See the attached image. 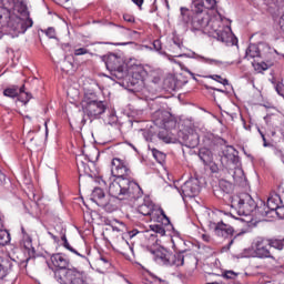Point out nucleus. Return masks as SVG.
I'll list each match as a JSON object with an SVG mask.
<instances>
[{"label": "nucleus", "mask_w": 284, "mask_h": 284, "mask_svg": "<svg viewBox=\"0 0 284 284\" xmlns=\"http://www.w3.org/2000/svg\"><path fill=\"white\" fill-rule=\"evenodd\" d=\"M111 174L112 178L108 180L103 178L98 180L99 185L104 187L109 185V196L120 201H136L143 196V189L132 180V171L123 160L114 158L111 161Z\"/></svg>", "instance_id": "nucleus-1"}, {"label": "nucleus", "mask_w": 284, "mask_h": 284, "mask_svg": "<svg viewBox=\"0 0 284 284\" xmlns=\"http://www.w3.org/2000/svg\"><path fill=\"white\" fill-rule=\"evenodd\" d=\"M21 17H30L28 4L22 0H0V28H7L11 37L26 34L29 28L34 26L32 18L22 19Z\"/></svg>", "instance_id": "nucleus-2"}, {"label": "nucleus", "mask_w": 284, "mask_h": 284, "mask_svg": "<svg viewBox=\"0 0 284 284\" xmlns=\"http://www.w3.org/2000/svg\"><path fill=\"white\" fill-rule=\"evenodd\" d=\"M180 10L182 22H184L185 26H189L192 32H203L204 34H207L216 21L210 20L207 11L201 9L194 11V6L192 4L191 10L185 7H181Z\"/></svg>", "instance_id": "nucleus-3"}, {"label": "nucleus", "mask_w": 284, "mask_h": 284, "mask_svg": "<svg viewBox=\"0 0 284 284\" xmlns=\"http://www.w3.org/2000/svg\"><path fill=\"white\" fill-rule=\"evenodd\" d=\"M81 108L84 116H88L90 121L101 119V114H105L108 104L104 101L99 100V97L94 92H85L81 102Z\"/></svg>", "instance_id": "nucleus-4"}, {"label": "nucleus", "mask_w": 284, "mask_h": 284, "mask_svg": "<svg viewBox=\"0 0 284 284\" xmlns=\"http://www.w3.org/2000/svg\"><path fill=\"white\" fill-rule=\"evenodd\" d=\"M230 200L232 210L239 216H252L253 212L258 209V204L250 193H239L231 196Z\"/></svg>", "instance_id": "nucleus-5"}, {"label": "nucleus", "mask_w": 284, "mask_h": 284, "mask_svg": "<svg viewBox=\"0 0 284 284\" xmlns=\"http://www.w3.org/2000/svg\"><path fill=\"white\" fill-rule=\"evenodd\" d=\"M246 59H264L265 61H281L284 60V53L270 47L267 43L250 44L246 49Z\"/></svg>", "instance_id": "nucleus-6"}, {"label": "nucleus", "mask_w": 284, "mask_h": 284, "mask_svg": "<svg viewBox=\"0 0 284 284\" xmlns=\"http://www.w3.org/2000/svg\"><path fill=\"white\" fill-rule=\"evenodd\" d=\"M217 14L220 20H215V22L211 24V29H209L207 34L213 37V39L221 41V43H224L225 45H239V39L234 37L232 28L227 26L221 27V22L225 19V17H223L221 13Z\"/></svg>", "instance_id": "nucleus-7"}, {"label": "nucleus", "mask_w": 284, "mask_h": 284, "mask_svg": "<svg viewBox=\"0 0 284 284\" xmlns=\"http://www.w3.org/2000/svg\"><path fill=\"white\" fill-rule=\"evenodd\" d=\"M223 156L233 165V170L230 171V174H232L234 183L242 186L246 185L247 178H245V172H243V169L239 168V163L241 162L239 151H236L234 146H227L226 150L223 151Z\"/></svg>", "instance_id": "nucleus-8"}, {"label": "nucleus", "mask_w": 284, "mask_h": 284, "mask_svg": "<svg viewBox=\"0 0 284 284\" xmlns=\"http://www.w3.org/2000/svg\"><path fill=\"white\" fill-rule=\"evenodd\" d=\"M183 254H185L184 251L174 254L165 248H158L153 251V258L160 265L182 267V265H185V255Z\"/></svg>", "instance_id": "nucleus-9"}, {"label": "nucleus", "mask_w": 284, "mask_h": 284, "mask_svg": "<svg viewBox=\"0 0 284 284\" xmlns=\"http://www.w3.org/2000/svg\"><path fill=\"white\" fill-rule=\"evenodd\" d=\"M54 278L60 284H87L85 272L77 267L55 270Z\"/></svg>", "instance_id": "nucleus-10"}, {"label": "nucleus", "mask_w": 284, "mask_h": 284, "mask_svg": "<svg viewBox=\"0 0 284 284\" xmlns=\"http://www.w3.org/2000/svg\"><path fill=\"white\" fill-rule=\"evenodd\" d=\"M106 70H110L112 77L115 79H124L128 74L123 59L115 53H110L103 57Z\"/></svg>", "instance_id": "nucleus-11"}, {"label": "nucleus", "mask_w": 284, "mask_h": 284, "mask_svg": "<svg viewBox=\"0 0 284 284\" xmlns=\"http://www.w3.org/2000/svg\"><path fill=\"white\" fill-rule=\"evenodd\" d=\"M138 212L142 214V216H151V221H156V217L161 216L164 219L165 225L170 223V217L165 215V211L154 205V202L150 200V197H145L144 202L138 206Z\"/></svg>", "instance_id": "nucleus-12"}, {"label": "nucleus", "mask_w": 284, "mask_h": 284, "mask_svg": "<svg viewBox=\"0 0 284 284\" xmlns=\"http://www.w3.org/2000/svg\"><path fill=\"white\" fill-rule=\"evenodd\" d=\"M178 192L181 194L182 199H194V196H199L201 192L199 178H190L186 180L181 189H178Z\"/></svg>", "instance_id": "nucleus-13"}, {"label": "nucleus", "mask_w": 284, "mask_h": 284, "mask_svg": "<svg viewBox=\"0 0 284 284\" xmlns=\"http://www.w3.org/2000/svg\"><path fill=\"white\" fill-rule=\"evenodd\" d=\"M284 203V192L282 193H271L266 201V206L264 204V211H260L262 216H267L270 212H276L281 204Z\"/></svg>", "instance_id": "nucleus-14"}, {"label": "nucleus", "mask_w": 284, "mask_h": 284, "mask_svg": "<svg viewBox=\"0 0 284 284\" xmlns=\"http://www.w3.org/2000/svg\"><path fill=\"white\" fill-rule=\"evenodd\" d=\"M184 57H189V59H197V61H201L202 63H207V65H216V68H230V65H240L241 63V60L223 62L221 60L199 55L196 54V52H192L191 54H184Z\"/></svg>", "instance_id": "nucleus-15"}, {"label": "nucleus", "mask_w": 284, "mask_h": 284, "mask_svg": "<svg viewBox=\"0 0 284 284\" xmlns=\"http://www.w3.org/2000/svg\"><path fill=\"white\" fill-rule=\"evenodd\" d=\"M75 163L78 166V172L81 174H87V176H97V172L92 170L91 165L94 168V161L90 159V156L81 154L75 158Z\"/></svg>", "instance_id": "nucleus-16"}, {"label": "nucleus", "mask_w": 284, "mask_h": 284, "mask_svg": "<svg viewBox=\"0 0 284 284\" xmlns=\"http://www.w3.org/2000/svg\"><path fill=\"white\" fill-rule=\"evenodd\" d=\"M145 77H148V71H145V69H138L132 73L129 83L135 92L141 91L145 85Z\"/></svg>", "instance_id": "nucleus-17"}, {"label": "nucleus", "mask_w": 284, "mask_h": 284, "mask_svg": "<svg viewBox=\"0 0 284 284\" xmlns=\"http://www.w3.org/2000/svg\"><path fill=\"white\" fill-rule=\"evenodd\" d=\"M267 245H270L268 242H265V240L261 237L254 242L255 258H272L273 261L276 260L270 252V248H267Z\"/></svg>", "instance_id": "nucleus-18"}, {"label": "nucleus", "mask_w": 284, "mask_h": 284, "mask_svg": "<svg viewBox=\"0 0 284 284\" xmlns=\"http://www.w3.org/2000/svg\"><path fill=\"white\" fill-rule=\"evenodd\" d=\"M211 227L214 229L215 236H220L221 239H230V236H234V227L230 226V224L217 222L212 223Z\"/></svg>", "instance_id": "nucleus-19"}, {"label": "nucleus", "mask_w": 284, "mask_h": 284, "mask_svg": "<svg viewBox=\"0 0 284 284\" xmlns=\"http://www.w3.org/2000/svg\"><path fill=\"white\" fill-rule=\"evenodd\" d=\"M119 199L113 197L112 195H106L103 201H99L98 207L104 210L108 214H112V212H116L119 210Z\"/></svg>", "instance_id": "nucleus-20"}, {"label": "nucleus", "mask_w": 284, "mask_h": 284, "mask_svg": "<svg viewBox=\"0 0 284 284\" xmlns=\"http://www.w3.org/2000/svg\"><path fill=\"white\" fill-rule=\"evenodd\" d=\"M16 261L10 257L0 255V281H3L10 272H12V267H14Z\"/></svg>", "instance_id": "nucleus-21"}, {"label": "nucleus", "mask_w": 284, "mask_h": 284, "mask_svg": "<svg viewBox=\"0 0 284 284\" xmlns=\"http://www.w3.org/2000/svg\"><path fill=\"white\" fill-rule=\"evenodd\" d=\"M191 6L194 7V12L199 10L207 12V10H216V0H194Z\"/></svg>", "instance_id": "nucleus-22"}, {"label": "nucleus", "mask_w": 284, "mask_h": 284, "mask_svg": "<svg viewBox=\"0 0 284 284\" xmlns=\"http://www.w3.org/2000/svg\"><path fill=\"white\" fill-rule=\"evenodd\" d=\"M153 221H158V223H161L150 225L152 232H154V234H160V236H165V227L168 230H170V227H173L172 224L170 223V220L169 223L165 224V219H163L161 215H158V217Z\"/></svg>", "instance_id": "nucleus-23"}, {"label": "nucleus", "mask_w": 284, "mask_h": 284, "mask_svg": "<svg viewBox=\"0 0 284 284\" xmlns=\"http://www.w3.org/2000/svg\"><path fill=\"white\" fill-rule=\"evenodd\" d=\"M21 232H22V242H21L22 247H24L29 256H34L37 251L32 245V236H30V234L26 232V227L23 226H21Z\"/></svg>", "instance_id": "nucleus-24"}, {"label": "nucleus", "mask_w": 284, "mask_h": 284, "mask_svg": "<svg viewBox=\"0 0 284 284\" xmlns=\"http://www.w3.org/2000/svg\"><path fill=\"white\" fill-rule=\"evenodd\" d=\"M51 263L57 267L55 270H67L68 265H70V261L61 253L53 254L51 256Z\"/></svg>", "instance_id": "nucleus-25"}, {"label": "nucleus", "mask_w": 284, "mask_h": 284, "mask_svg": "<svg viewBox=\"0 0 284 284\" xmlns=\"http://www.w3.org/2000/svg\"><path fill=\"white\" fill-rule=\"evenodd\" d=\"M182 135L183 145L185 148L194 149L199 145V133L192 132L189 134L180 133V136Z\"/></svg>", "instance_id": "nucleus-26"}, {"label": "nucleus", "mask_w": 284, "mask_h": 284, "mask_svg": "<svg viewBox=\"0 0 284 284\" xmlns=\"http://www.w3.org/2000/svg\"><path fill=\"white\" fill-rule=\"evenodd\" d=\"M219 190L214 191V195L217 196V199H225L230 192H232V183L227 181H220Z\"/></svg>", "instance_id": "nucleus-27"}, {"label": "nucleus", "mask_w": 284, "mask_h": 284, "mask_svg": "<svg viewBox=\"0 0 284 284\" xmlns=\"http://www.w3.org/2000/svg\"><path fill=\"white\" fill-rule=\"evenodd\" d=\"M106 197L108 195H105V192H103V189L94 187L91 193L90 201H92V203H95V205H99V201H103Z\"/></svg>", "instance_id": "nucleus-28"}, {"label": "nucleus", "mask_w": 284, "mask_h": 284, "mask_svg": "<svg viewBox=\"0 0 284 284\" xmlns=\"http://www.w3.org/2000/svg\"><path fill=\"white\" fill-rule=\"evenodd\" d=\"M30 99H32V94L26 92V85L23 84L18 91V101H21L26 105L30 102Z\"/></svg>", "instance_id": "nucleus-29"}, {"label": "nucleus", "mask_w": 284, "mask_h": 284, "mask_svg": "<svg viewBox=\"0 0 284 284\" xmlns=\"http://www.w3.org/2000/svg\"><path fill=\"white\" fill-rule=\"evenodd\" d=\"M199 158L204 165H209L212 163V153H210V150L207 149L200 150Z\"/></svg>", "instance_id": "nucleus-30"}, {"label": "nucleus", "mask_w": 284, "mask_h": 284, "mask_svg": "<svg viewBox=\"0 0 284 284\" xmlns=\"http://www.w3.org/2000/svg\"><path fill=\"white\" fill-rule=\"evenodd\" d=\"M256 258V251L253 244V247L244 248L242 253L239 254V258Z\"/></svg>", "instance_id": "nucleus-31"}, {"label": "nucleus", "mask_w": 284, "mask_h": 284, "mask_svg": "<svg viewBox=\"0 0 284 284\" xmlns=\"http://www.w3.org/2000/svg\"><path fill=\"white\" fill-rule=\"evenodd\" d=\"M268 246L274 247V250H284V237L283 239H270Z\"/></svg>", "instance_id": "nucleus-32"}, {"label": "nucleus", "mask_w": 284, "mask_h": 284, "mask_svg": "<svg viewBox=\"0 0 284 284\" xmlns=\"http://www.w3.org/2000/svg\"><path fill=\"white\" fill-rule=\"evenodd\" d=\"M3 95L9 99H17L19 97V87H10L3 90Z\"/></svg>", "instance_id": "nucleus-33"}, {"label": "nucleus", "mask_w": 284, "mask_h": 284, "mask_svg": "<svg viewBox=\"0 0 284 284\" xmlns=\"http://www.w3.org/2000/svg\"><path fill=\"white\" fill-rule=\"evenodd\" d=\"M62 241H63V247H65V250H68L69 252H72V254H75L77 256H80V258H87L85 255L79 253V251H77L74 247H72V245H70V242H68V237L63 236Z\"/></svg>", "instance_id": "nucleus-34"}, {"label": "nucleus", "mask_w": 284, "mask_h": 284, "mask_svg": "<svg viewBox=\"0 0 284 284\" xmlns=\"http://www.w3.org/2000/svg\"><path fill=\"white\" fill-rule=\"evenodd\" d=\"M153 49L162 57H170L168 55V52L163 51V43L159 39L153 41Z\"/></svg>", "instance_id": "nucleus-35"}, {"label": "nucleus", "mask_w": 284, "mask_h": 284, "mask_svg": "<svg viewBox=\"0 0 284 284\" xmlns=\"http://www.w3.org/2000/svg\"><path fill=\"white\" fill-rule=\"evenodd\" d=\"M206 79H212L213 81H216V83H221L222 85H230V81L219 74L206 75Z\"/></svg>", "instance_id": "nucleus-36"}, {"label": "nucleus", "mask_w": 284, "mask_h": 284, "mask_svg": "<svg viewBox=\"0 0 284 284\" xmlns=\"http://www.w3.org/2000/svg\"><path fill=\"white\" fill-rule=\"evenodd\" d=\"M153 158L155 159V161H158V163H163L165 161V154L156 149H152L151 150Z\"/></svg>", "instance_id": "nucleus-37"}, {"label": "nucleus", "mask_w": 284, "mask_h": 284, "mask_svg": "<svg viewBox=\"0 0 284 284\" xmlns=\"http://www.w3.org/2000/svg\"><path fill=\"white\" fill-rule=\"evenodd\" d=\"M118 121H119V118L116 116V113H115L114 111H112V112L108 115V118H106V120H105V123H106L108 125H116Z\"/></svg>", "instance_id": "nucleus-38"}, {"label": "nucleus", "mask_w": 284, "mask_h": 284, "mask_svg": "<svg viewBox=\"0 0 284 284\" xmlns=\"http://www.w3.org/2000/svg\"><path fill=\"white\" fill-rule=\"evenodd\" d=\"M239 236H241V233L236 234L233 236V239H231L227 243V245L223 246V252H230V247H232V245H234V243H236V241L239 240Z\"/></svg>", "instance_id": "nucleus-39"}, {"label": "nucleus", "mask_w": 284, "mask_h": 284, "mask_svg": "<svg viewBox=\"0 0 284 284\" xmlns=\"http://www.w3.org/2000/svg\"><path fill=\"white\" fill-rule=\"evenodd\" d=\"M165 114H168L165 111L158 110L155 111L154 116L158 118V121H160V123H168V121L165 120Z\"/></svg>", "instance_id": "nucleus-40"}, {"label": "nucleus", "mask_w": 284, "mask_h": 284, "mask_svg": "<svg viewBox=\"0 0 284 284\" xmlns=\"http://www.w3.org/2000/svg\"><path fill=\"white\" fill-rule=\"evenodd\" d=\"M223 278H226V280H234L236 278V276H239V273L234 272V271H225L223 274H222Z\"/></svg>", "instance_id": "nucleus-41"}, {"label": "nucleus", "mask_w": 284, "mask_h": 284, "mask_svg": "<svg viewBox=\"0 0 284 284\" xmlns=\"http://www.w3.org/2000/svg\"><path fill=\"white\" fill-rule=\"evenodd\" d=\"M275 92H277V94L284 99V85H283V82H278L277 84H275Z\"/></svg>", "instance_id": "nucleus-42"}, {"label": "nucleus", "mask_w": 284, "mask_h": 284, "mask_svg": "<svg viewBox=\"0 0 284 284\" xmlns=\"http://www.w3.org/2000/svg\"><path fill=\"white\" fill-rule=\"evenodd\" d=\"M83 54H90V50L85 48H79L74 50V55L75 57H83Z\"/></svg>", "instance_id": "nucleus-43"}, {"label": "nucleus", "mask_w": 284, "mask_h": 284, "mask_svg": "<svg viewBox=\"0 0 284 284\" xmlns=\"http://www.w3.org/2000/svg\"><path fill=\"white\" fill-rule=\"evenodd\" d=\"M270 65H272V64H267L266 62H260L256 64V70L258 72L270 70Z\"/></svg>", "instance_id": "nucleus-44"}, {"label": "nucleus", "mask_w": 284, "mask_h": 284, "mask_svg": "<svg viewBox=\"0 0 284 284\" xmlns=\"http://www.w3.org/2000/svg\"><path fill=\"white\" fill-rule=\"evenodd\" d=\"M123 20L126 21V23H134L136 20L134 19V16L130 13L123 14Z\"/></svg>", "instance_id": "nucleus-45"}, {"label": "nucleus", "mask_w": 284, "mask_h": 284, "mask_svg": "<svg viewBox=\"0 0 284 284\" xmlns=\"http://www.w3.org/2000/svg\"><path fill=\"white\" fill-rule=\"evenodd\" d=\"M275 213L278 216V219H284V203H282L281 206L276 209Z\"/></svg>", "instance_id": "nucleus-46"}, {"label": "nucleus", "mask_w": 284, "mask_h": 284, "mask_svg": "<svg viewBox=\"0 0 284 284\" xmlns=\"http://www.w3.org/2000/svg\"><path fill=\"white\" fill-rule=\"evenodd\" d=\"M45 34L49 39H54L57 32L54 31V28H48Z\"/></svg>", "instance_id": "nucleus-47"}, {"label": "nucleus", "mask_w": 284, "mask_h": 284, "mask_svg": "<svg viewBox=\"0 0 284 284\" xmlns=\"http://www.w3.org/2000/svg\"><path fill=\"white\" fill-rule=\"evenodd\" d=\"M204 88H205L206 90H214L215 92H222V94H225V90H223V89H216V88L210 87V85H207V84H205Z\"/></svg>", "instance_id": "nucleus-48"}, {"label": "nucleus", "mask_w": 284, "mask_h": 284, "mask_svg": "<svg viewBox=\"0 0 284 284\" xmlns=\"http://www.w3.org/2000/svg\"><path fill=\"white\" fill-rule=\"evenodd\" d=\"M173 43L176 45L180 50L183 48V42L179 40V38H173Z\"/></svg>", "instance_id": "nucleus-49"}, {"label": "nucleus", "mask_w": 284, "mask_h": 284, "mask_svg": "<svg viewBox=\"0 0 284 284\" xmlns=\"http://www.w3.org/2000/svg\"><path fill=\"white\" fill-rule=\"evenodd\" d=\"M263 145L264 148H274L271 143H267V139L265 138V134H262Z\"/></svg>", "instance_id": "nucleus-50"}, {"label": "nucleus", "mask_w": 284, "mask_h": 284, "mask_svg": "<svg viewBox=\"0 0 284 284\" xmlns=\"http://www.w3.org/2000/svg\"><path fill=\"white\" fill-rule=\"evenodd\" d=\"M158 136H159V139H161L162 141H164V143H170V138L164 136V135H163V132H160V133L158 134Z\"/></svg>", "instance_id": "nucleus-51"}, {"label": "nucleus", "mask_w": 284, "mask_h": 284, "mask_svg": "<svg viewBox=\"0 0 284 284\" xmlns=\"http://www.w3.org/2000/svg\"><path fill=\"white\" fill-rule=\"evenodd\" d=\"M182 70H184L187 74H190V77H192V79L194 81H196V77L194 75V72H192L191 70L187 69V67L182 68Z\"/></svg>", "instance_id": "nucleus-52"}, {"label": "nucleus", "mask_w": 284, "mask_h": 284, "mask_svg": "<svg viewBox=\"0 0 284 284\" xmlns=\"http://www.w3.org/2000/svg\"><path fill=\"white\" fill-rule=\"evenodd\" d=\"M6 183V174L0 170V185H3Z\"/></svg>", "instance_id": "nucleus-53"}, {"label": "nucleus", "mask_w": 284, "mask_h": 284, "mask_svg": "<svg viewBox=\"0 0 284 284\" xmlns=\"http://www.w3.org/2000/svg\"><path fill=\"white\" fill-rule=\"evenodd\" d=\"M143 1L144 0H132V2L138 6V8H141V6H143Z\"/></svg>", "instance_id": "nucleus-54"}, {"label": "nucleus", "mask_w": 284, "mask_h": 284, "mask_svg": "<svg viewBox=\"0 0 284 284\" xmlns=\"http://www.w3.org/2000/svg\"><path fill=\"white\" fill-rule=\"evenodd\" d=\"M202 240L205 241V243H210L211 237L207 234H203Z\"/></svg>", "instance_id": "nucleus-55"}, {"label": "nucleus", "mask_w": 284, "mask_h": 284, "mask_svg": "<svg viewBox=\"0 0 284 284\" xmlns=\"http://www.w3.org/2000/svg\"><path fill=\"white\" fill-rule=\"evenodd\" d=\"M152 83H159V81H161V78L160 77H153V79L151 80Z\"/></svg>", "instance_id": "nucleus-56"}, {"label": "nucleus", "mask_w": 284, "mask_h": 284, "mask_svg": "<svg viewBox=\"0 0 284 284\" xmlns=\"http://www.w3.org/2000/svg\"><path fill=\"white\" fill-rule=\"evenodd\" d=\"M100 261L106 265H110V261H108L105 257H100Z\"/></svg>", "instance_id": "nucleus-57"}, {"label": "nucleus", "mask_w": 284, "mask_h": 284, "mask_svg": "<svg viewBox=\"0 0 284 284\" xmlns=\"http://www.w3.org/2000/svg\"><path fill=\"white\" fill-rule=\"evenodd\" d=\"M115 45H130V42H118Z\"/></svg>", "instance_id": "nucleus-58"}, {"label": "nucleus", "mask_w": 284, "mask_h": 284, "mask_svg": "<svg viewBox=\"0 0 284 284\" xmlns=\"http://www.w3.org/2000/svg\"><path fill=\"white\" fill-rule=\"evenodd\" d=\"M49 236H51V239H53V241H57V235L52 234V232H48Z\"/></svg>", "instance_id": "nucleus-59"}, {"label": "nucleus", "mask_w": 284, "mask_h": 284, "mask_svg": "<svg viewBox=\"0 0 284 284\" xmlns=\"http://www.w3.org/2000/svg\"><path fill=\"white\" fill-rule=\"evenodd\" d=\"M3 227V217H2V215H1V213H0V230Z\"/></svg>", "instance_id": "nucleus-60"}, {"label": "nucleus", "mask_w": 284, "mask_h": 284, "mask_svg": "<svg viewBox=\"0 0 284 284\" xmlns=\"http://www.w3.org/2000/svg\"><path fill=\"white\" fill-rule=\"evenodd\" d=\"M130 234H131V237H132V236H136V234H139V232L138 231H132Z\"/></svg>", "instance_id": "nucleus-61"}, {"label": "nucleus", "mask_w": 284, "mask_h": 284, "mask_svg": "<svg viewBox=\"0 0 284 284\" xmlns=\"http://www.w3.org/2000/svg\"><path fill=\"white\" fill-rule=\"evenodd\" d=\"M129 145L136 152V146H134L132 143H129Z\"/></svg>", "instance_id": "nucleus-62"}, {"label": "nucleus", "mask_w": 284, "mask_h": 284, "mask_svg": "<svg viewBox=\"0 0 284 284\" xmlns=\"http://www.w3.org/2000/svg\"><path fill=\"white\" fill-rule=\"evenodd\" d=\"M124 243H125V245H128L130 247V250L132 252L133 248H132V246H130V243H128V241H125Z\"/></svg>", "instance_id": "nucleus-63"}, {"label": "nucleus", "mask_w": 284, "mask_h": 284, "mask_svg": "<svg viewBox=\"0 0 284 284\" xmlns=\"http://www.w3.org/2000/svg\"><path fill=\"white\" fill-rule=\"evenodd\" d=\"M258 133H260V135L263 138V131H261V129H258Z\"/></svg>", "instance_id": "nucleus-64"}]
</instances>
